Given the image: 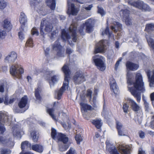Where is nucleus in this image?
<instances>
[{"mask_svg": "<svg viewBox=\"0 0 154 154\" xmlns=\"http://www.w3.org/2000/svg\"><path fill=\"white\" fill-rule=\"evenodd\" d=\"M127 83L128 86L132 85L131 87H128V90L136 98L137 102L140 103L141 98V93H144L146 90L142 75L140 73H136L134 81L131 76H128Z\"/></svg>", "mask_w": 154, "mask_h": 154, "instance_id": "nucleus-1", "label": "nucleus"}, {"mask_svg": "<svg viewBox=\"0 0 154 154\" xmlns=\"http://www.w3.org/2000/svg\"><path fill=\"white\" fill-rule=\"evenodd\" d=\"M77 23L74 21H72V24L70 25L69 28V34H68L64 30H63L62 31L61 38L64 41L68 40L69 44L71 46H72L74 44L69 40L71 38L74 42H75L77 40L78 38L76 35Z\"/></svg>", "mask_w": 154, "mask_h": 154, "instance_id": "nucleus-2", "label": "nucleus"}, {"mask_svg": "<svg viewBox=\"0 0 154 154\" xmlns=\"http://www.w3.org/2000/svg\"><path fill=\"white\" fill-rule=\"evenodd\" d=\"M51 135L52 138L54 139H57L59 141H61L63 143L59 145V149L60 151L63 152L66 150L69 146V145L67 144L68 142V138L66 135L61 133H57L55 129L52 128L51 129Z\"/></svg>", "mask_w": 154, "mask_h": 154, "instance_id": "nucleus-3", "label": "nucleus"}, {"mask_svg": "<svg viewBox=\"0 0 154 154\" xmlns=\"http://www.w3.org/2000/svg\"><path fill=\"white\" fill-rule=\"evenodd\" d=\"M62 70L65 74L64 81L63 86L57 92V99L60 100L64 91L68 88V78L71 74L70 71L68 66L64 65L62 68Z\"/></svg>", "mask_w": 154, "mask_h": 154, "instance_id": "nucleus-4", "label": "nucleus"}, {"mask_svg": "<svg viewBox=\"0 0 154 154\" xmlns=\"http://www.w3.org/2000/svg\"><path fill=\"white\" fill-rule=\"evenodd\" d=\"M10 74L14 77L20 78L24 72L23 69L17 64L11 65L10 68Z\"/></svg>", "mask_w": 154, "mask_h": 154, "instance_id": "nucleus-5", "label": "nucleus"}, {"mask_svg": "<svg viewBox=\"0 0 154 154\" xmlns=\"http://www.w3.org/2000/svg\"><path fill=\"white\" fill-rule=\"evenodd\" d=\"M128 3L129 5L143 11H151V8L149 6L142 1L138 0L135 2L134 0H128Z\"/></svg>", "mask_w": 154, "mask_h": 154, "instance_id": "nucleus-6", "label": "nucleus"}, {"mask_svg": "<svg viewBox=\"0 0 154 154\" xmlns=\"http://www.w3.org/2000/svg\"><path fill=\"white\" fill-rule=\"evenodd\" d=\"M93 61L97 68L101 71L105 70L106 68L103 58L98 55H95L93 57Z\"/></svg>", "mask_w": 154, "mask_h": 154, "instance_id": "nucleus-7", "label": "nucleus"}, {"mask_svg": "<svg viewBox=\"0 0 154 154\" xmlns=\"http://www.w3.org/2000/svg\"><path fill=\"white\" fill-rule=\"evenodd\" d=\"M53 28V26L51 23L43 20L42 21L40 24V34L42 35L44 34L43 30L46 32H49L52 30Z\"/></svg>", "mask_w": 154, "mask_h": 154, "instance_id": "nucleus-8", "label": "nucleus"}, {"mask_svg": "<svg viewBox=\"0 0 154 154\" xmlns=\"http://www.w3.org/2000/svg\"><path fill=\"white\" fill-rule=\"evenodd\" d=\"M8 115L2 111H0V133H3L5 129L3 127L4 123L6 124L7 122H10V120L9 119Z\"/></svg>", "mask_w": 154, "mask_h": 154, "instance_id": "nucleus-9", "label": "nucleus"}, {"mask_svg": "<svg viewBox=\"0 0 154 154\" xmlns=\"http://www.w3.org/2000/svg\"><path fill=\"white\" fill-rule=\"evenodd\" d=\"M108 42L107 40H102L98 43L95 50V53H102L104 52L106 49V47L108 45Z\"/></svg>", "mask_w": 154, "mask_h": 154, "instance_id": "nucleus-10", "label": "nucleus"}, {"mask_svg": "<svg viewBox=\"0 0 154 154\" xmlns=\"http://www.w3.org/2000/svg\"><path fill=\"white\" fill-rule=\"evenodd\" d=\"M122 18L127 26L132 24V18L129 16L130 11L127 9L122 10Z\"/></svg>", "mask_w": 154, "mask_h": 154, "instance_id": "nucleus-11", "label": "nucleus"}, {"mask_svg": "<svg viewBox=\"0 0 154 154\" xmlns=\"http://www.w3.org/2000/svg\"><path fill=\"white\" fill-rule=\"evenodd\" d=\"M71 1L68 0L67 4L68 8L67 13L69 15H76L79 11V9L78 8L76 7L73 4H72L70 2Z\"/></svg>", "mask_w": 154, "mask_h": 154, "instance_id": "nucleus-12", "label": "nucleus"}, {"mask_svg": "<svg viewBox=\"0 0 154 154\" xmlns=\"http://www.w3.org/2000/svg\"><path fill=\"white\" fill-rule=\"evenodd\" d=\"M73 81L76 84H79L85 80L84 75L82 72H76L73 78Z\"/></svg>", "mask_w": 154, "mask_h": 154, "instance_id": "nucleus-13", "label": "nucleus"}, {"mask_svg": "<svg viewBox=\"0 0 154 154\" xmlns=\"http://www.w3.org/2000/svg\"><path fill=\"white\" fill-rule=\"evenodd\" d=\"M12 134L14 137L20 138L23 134L21 128L19 125H16L12 128Z\"/></svg>", "mask_w": 154, "mask_h": 154, "instance_id": "nucleus-14", "label": "nucleus"}, {"mask_svg": "<svg viewBox=\"0 0 154 154\" xmlns=\"http://www.w3.org/2000/svg\"><path fill=\"white\" fill-rule=\"evenodd\" d=\"M17 55L16 53L14 51L11 52L7 56L5 59V62L8 63H14L16 59Z\"/></svg>", "mask_w": 154, "mask_h": 154, "instance_id": "nucleus-15", "label": "nucleus"}, {"mask_svg": "<svg viewBox=\"0 0 154 154\" xmlns=\"http://www.w3.org/2000/svg\"><path fill=\"white\" fill-rule=\"evenodd\" d=\"M95 20L90 18L86 21L85 25L86 26V31L88 33H90L93 30V27L95 24Z\"/></svg>", "mask_w": 154, "mask_h": 154, "instance_id": "nucleus-16", "label": "nucleus"}, {"mask_svg": "<svg viewBox=\"0 0 154 154\" xmlns=\"http://www.w3.org/2000/svg\"><path fill=\"white\" fill-rule=\"evenodd\" d=\"M117 148L119 151L122 154H130V149L128 145L124 144H120Z\"/></svg>", "mask_w": 154, "mask_h": 154, "instance_id": "nucleus-17", "label": "nucleus"}, {"mask_svg": "<svg viewBox=\"0 0 154 154\" xmlns=\"http://www.w3.org/2000/svg\"><path fill=\"white\" fill-rule=\"evenodd\" d=\"M106 149L109 153L110 154H116V146L115 145L108 140H106Z\"/></svg>", "mask_w": 154, "mask_h": 154, "instance_id": "nucleus-18", "label": "nucleus"}, {"mask_svg": "<svg viewBox=\"0 0 154 154\" xmlns=\"http://www.w3.org/2000/svg\"><path fill=\"white\" fill-rule=\"evenodd\" d=\"M125 66L128 70L131 71H135L138 69L139 65L129 61H127L125 64Z\"/></svg>", "mask_w": 154, "mask_h": 154, "instance_id": "nucleus-19", "label": "nucleus"}, {"mask_svg": "<svg viewBox=\"0 0 154 154\" xmlns=\"http://www.w3.org/2000/svg\"><path fill=\"white\" fill-rule=\"evenodd\" d=\"M146 73L149 82V86L152 87L154 85V70L152 71L148 70L146 72Z\"/></svg>", "mask_w": 154, "mask_h": 154, "instance_id": "nucleus-20", "label": "nucleus"}, {"mask_svg": "<svg viewBox=\"0 0 154 154\" xmlns=\"http://www.w3.org/2000/svg\"><path fill=\"white\" fill-rule=\"evenodd\" d=\"M127 100L129 101L131 107L133 111L137 112L140 110V106L133 100L131 98H128Z\"/></svg>", "mask_w": 154, "mask_h": 154, "instance_id": "nucleus-21", "label": "nucleus"}, {"mask_svg": "<svg viewBox=\"0 0 154 154\" xmlns=\"http://www.w3.org/2000/svg\"><path fill=\"white\" fill-rule=\"evenodd\" d=\"M116 128L117 129L119 135L120 136L125 135L124 132V128L122 123L118 121H116Z\"/></svg>", "mask_w": 154, "mask_h": 154, "instance_id": "nucleus-22", "label": "nucleus"}, {"mask_svg": "<svg viewBox=\"0 0 154 154\" xmlns=\"http://www.w3.org/2000/svg\"><path fill=\"white\" fill-rule=\"evenodd\" d=\"M2 26L3 29H5L8 32L12 28V25L10 20L7 19H6L4 20Z\"/></svg>", "mask_w": 154, "mask_h": 154, "instance_id": "nucleus-23", "label": "nucleus"}, {"mask_svg": "<svg viewBox=\"0 0 154 154\" xmlns=\"http://www.w3.org/2000/svg\"><path fill=\"white\" fill-rule=\"evenodd\" d=\"M32 150L39 153H42L43 151V146L40 144H35L31 146Z\"/></svg>", "mask_w": 154, "mask_h": 154, "instance_id": "nucleus-24", "label": "nucleus"}, {"mask_svg": "<svg viewBox=\"0 0 154 154\" xmlns=\"http://www.w3.org/2000/svg\"><path fill=\"white\" fill-rule=\"evenodd\" d=\"M27 21L26 16L23 13L21 12L20 18V23L22 24L21 26L22 28H24V26L25 25Z\"/></svg>", "mask_w": 154, "mask_h": 154, "instance_id": "nucleus-25", "label": "nucleus"}, {"mask_svg": "<svg viewBox=\"0 0 154 154\" xmlns=\"http://www.w3.org/2000/svg\"><path fill=\"white\" fill-rule=\"evenodd\" d=\"M59 80V77L57 75H54L51 77V79L49 81L51 88L53 87L54 84L57 82Z\"/></svg>", "mask_w": 154, "mask_h": 154, "instance_id": "nucleus-26", "label": "nucleus"}, {"mask_svg": "<svg viewBox=\"0 0 154 154\" xmlns=\"http://www.w3.org/2000/svg\"><path fill=\"white\" fill-rule=\"evenodd\" d=\"M153 31H154V24L153 23L146 24L144 31L149 33Z\"/></svg>", "mask_w": 154, "mask_h": 154, "instance_id": "nucleus-27", "label": "nucleus"}, {"mask_svg": "<svg viewBox=\"0 0 154 154\" xmlns=\"http://www.w3.org/2000/svg\"><path fill=\"white\" fill-rule=\"evenodd\" d=\"M27 102V97L26 96H24L22 98L21 100L18 103L19 107L21 108H23L26 105Z\"/></svg>", "mask_w": 154, "mask_h": 154, "instance_id": "nucleus-28", "label": "nucleus"}, {"mask_svg": "<svg viewBox=\"0 0 154 154\" xmlns=\"http://www.w3.org/2000/svg\"><path fill=\"white\" fill-rule=\"evenodd\" d=\"M46 3L47 5L52 10H54L56 6L55 0H46Z\"/></svg>", "mask_w": 154, "mask_h": 154, "instance_id": "nucleus-29", "label": "nucleus"}, {"mask_svg": "<svg viewBox=\"0 0 154 154\" xmlns=\"http://www.w3.org/2000/svg\"><path fill=\"white\" fill-rule=\"evenodd\" d=\"M146 39L148 45L152 49L154 54V40L150 37H146Z\"/></svg>", "mask_w": 154, "mask_h": 154, "instance_id": "nucleus-30", "label": "nucleus"}, {"mask_svg": "<svg viewBox=\"0 0 154 154\" xmlns=\"http://www.w3.org/2000/svg\"><path fill=\"white\" fill-rule=\"evenodd\" d=\"M52 48L53 50L56 51L62 49V47L58 40L55 42L52 46Z\"/></svg>", "mask_w": 154, "mask_h": 154, "instance_id": "nucleus-31", "label": "nucleus"}, {"mask_svg": "<svg viewBox=\"0 0 154 154\" xmlns=\"http://www.w3.org/2000/svg\"><path fill=\"white\" fill-rule=\"evenodd\" d=\"M39 72H43L45 74V76L51 75L54 72L53 71H49L47 68L41 69H39Z\"/></svg>", "mask_w": 154, "mask_h": 154, "instance_id": "nucleus-32", "label": "nucleus"}, {"mask_svg": "<svg viewBox=\"0 0 154 154\" xmlns=\"http://www.w3.org/2000/svg\"><path fill=\"white\" fill-rule=\"evenodd\" d=\"M80 104L82 110H84V111H85L87 110H89L91 109V107L90 106L82 102H81Z\"/></svg>", "mask_w": 154, "mask_h": 154, "instance_id": "nucleus-33", "label": "nucleus"}, {"mask_svg": "<svg viewBox=\"0 0 154 154\" xmlns=\"http://www.w3.org/2000/svg\"><path fill=\"white\" fill-rule=\"evenodd\" d=\"M92 123L94 125L97 129H100L102 125L101 120H94L92 121Z\"/></svg>", "mask_w": 154, "mask_h": 154, "instance_id": "nucleus-34", "label": "nucleus"}, {"mask_svg": "<svg viewBox=\"0 0 154 154\" xmlns=\"http://www.w3.org/2000/svg\"><path fill=\"white\" fill-rule=\"evenodd\" d=\"M30 134L33 141L35 142H37L38 137V134L37 132L35 131H33Z\"/></svg>", "mask_w": 154, "mask_h": 154, "instance_id": "nucleus-35", "label": "nucleus"}, {"mask_svg": "<svg viewBox=\"0 0 154 154\" xmlns=\"http://www.w3.org/2000/svg\"><path fill=\"white\" fill-rule=\"evenodd\" d=\"M30 144L29 143L28 141H25L21 143V148L22 151H23L25 149L27 148L29 146H30Z\"/></svg>", "mask_w": 154, "mask_h": 154, "instance_id": "nucleus-36", "label": "nucleus"}, {"mask_svg": "<svg viewBox=\"0 0 154 154\" xmlns=\"http://www.w3.org/2000/svg\"><path fill=\"white\" fill-rule=\"evenodd\" d=\"M6 31L4 29L0 28V39H3L5 38L6 35Z\"/></svg>", "mask_w": 154, "mask_h": 154, "instance_id": "nucleus-37", "label": "nucleus"}, {"mask_svg": "<svg viewBox=\"0 0 154 154\" xmlns=\"http://www.w3.org/2000/svg\"><path fill=\"white\" fill-rule=\"evenodd\" d=\"M8 3L5 0H0V9H4L7 6Z\"/></svg>", "mask_w": 154, "mask_h": 154, "instance_id": "nucleus-38", "label": "nucleus"}, {"mask_svg": "<svg viewBox=\"0 0 154 154\" xmlns=\"http://www.w3.org/2000/svg\"><path fill=\"white\" fill-rule=\"evenodd\" d=\"M11 151L8 149L1 148L0 149V154H10Z\"/></svg>", "mask_w": 154, "mask_h": 154, "instance_id": "nucleus-39", "label": "nucleus"}, {"mask_svg": "<svg viewBox=\"0 0 154 154\" xmlns=\"http://www.w3.org/2000/svg\"><path fill=\"white\" fill-rule=\"evenodd\" d=\"M98 90L95 89L94 91V93L93 95V97L92 99H91V101L93 102V104L95 105L96 103L97 96V94Z\"/></svg>", "mask_w": 154, "mask_h": 154, "instance_id": "nucleus-40", "label": "nucleus"}, {"mask_svg": "<svg viewBox=\"0 0 154 154\" xmlns=\"http://www.w3.org/2000/svg\"><path fill=\"white\" fill-rule=\"evenodd\" d=\"M92 91L90 89H88L86 92V97L89 99V101L91 102V97Z\"/></svg>", "mask_w": 154, "mask_h": 154, "instance_id": "nucleus-41", "label": "nucleus"}, {"mask_svg": "<svg viewBox=\"0 0 154 154\" xmlns=\"http://www.w3.org/2000/svg\"><path fill=\"white\" fill-rule=\"evenodd\" d=\"M54 110L53 109H49L47 110V112L54 120H56L55 116L53 114Z\"/></svg>", "mask_w": 154, "mask_h": 154, "instance_id": "nucleus-42", "label": "nucleus"}, {"mask_svg": "<svg viewBox=\"0 0 154 154\" xmlns=\"http://www.w3.org/2000/svg\"><path fill=\"white\" fill-rule=\"evenodd\" d=\"M122 105V109L124 112L125 113H128L129 107V105L127 103H123Z\"/></svg>", "mask_w": 154, "mask_h": 154, "instance_id": "nucleus-43", "label": "nucleus"}, {"mask_svg": "<svg viewBox=\"0 0 154 154\" xmlns=\"http://www.w3.org/2000/svg\"><path fill=\"white\" fill-rule=\"evenodd\" d=\"M6 84L5 82L0 81V92H3L5 89Z\"/></svg>", "mask_w": 154, "mask_h": 154, "instance_id": "nucleus-44", "label": "nucleus"}, {"mask_svg": "<svg viewBox=\"0 0 154 154\" xmlns=\"http://www.w3.org/2000/svg\"><path fill=\"white\" fill-rule=\"evenodd\" d=\"M122 30V25L119 23L116 22V32L117 31H121Z\"/></svg>", "mask_w": 154, "mask_h": 154, "instance_id": "nucleus-45", "label": "nucleus"}, {"mask_svg": "<svg viewBox=\"0 0 154 154\" xmlns=\"http://www.w3.org/2000/svg\"><path fill=\"white\" fill-rule=\"evenodd\" d=\"M26 47H29L32 48L33 47V43L31 38L29 39L26 42Z\"/></svg>", "mask_w": 154, "mask_h": 154, "instance_id": "nucleus-46", "label": "nucleus"}, {"mask_svg": "<svg viewBox=\"0 0 154 154\" xmlns=\"http://www.w3.org/2000/svg\"><path fill=\"white\" fill-rule=\"evenodd\" d=\"M40 92V90L39 88H38L35 89V95L36 98L37 99L40 100L41 97L39 95V93Z\"/></svg>", "mask_w": 154, "mask_h": 154, "instance_id": "nucleus-47", "label": "nucleus"}, {"mask_svg": "<svg viewBox=\"0 0 154 154\" xmlns=\"http://www.w3.org/2000/svg\"><path fill=\"white\" fill-rule=\"evenodd\" d=\"M66 154H77V153L74 148L70 147Z\"/></svg>", "mask_w": 154, "mask_h": 154, "instance_id": "nucleus-48", "label": "nucleus"}, {"mask_svg": "<svg viewBox=\"0 0 154 154\" xmlns=\"http://www.w3.org/2000/svg\"><path fill=\"white\" fill-rule=\"evenodd\" d=\"M75 139L77 143H79L82 140V137L79 134H76L75 136Z\"/></svg>", "mask_w": 154, "mask_h": 154, "instance_id": "nucleus-49", "label": "nucleus"}, {"mask_svg": "<svg viewBox=\"0 0 154 154\" xmlns=\"http://www.w3.org/2000/svg\"><path fill=\"white\" fill-rule=\"evenodd\" d=\"M98 8V13L101 14V15L103 16L105 14V12L103 8L99 6L97 7Z\"/></svg>", "mask_w": 154, "mask_h": 154, "instance_id": "nucleus-50", "label": "nucleus"}, {"mask_svg": "<svg viewBox=\"0 0 154 154\" xmlns=\"http://www.w3.org/2000/svg\"><path fill=\"white\" fill-rule=\"evenodd\" d=\"M8 98L7 96L5 97V101L4 102L5 105H8L9 104H11L13 103L14 101V99H10L9 100H8Z\"/></svg>", "mask_w": 154, "mask_h": 154, "instance_id": "nucleus-51", "label": "nucleus"}, {"mask_svg": "<svg viewBox=\"0 0 154 154\" xmlns=\"http://www.w3.org/2000/svg\"><path fill=\"white\" fill-rule=\"evenodd\" d=\"M110 88L112 91L113 92V95H115V90L116 89V83L115 82H111L110 83Z\"/></svg>", "mask_w": 154, "mask_h": 154, "instance_id": "nucleus-52", "label": "nucleus"}, {"mask_svg": "<svg viewBox=\"0 0 154 154\" xmlns=\"http://www.w3.org/2000/svg\"><path fill=\"white\" fill-rule=\"evenodd\" d=\"M108 35V37H109L111 36V34L109 32V29L108 27H107L106 29L105 30L102 32V35Z\"/></svg>", "mask_w": 154, "mask_h": 154, "instance_id": "nucleus-53", "label": "nucleus"}, {"mask_svg": "<svg viewBox=\"0 0 154 154\" xmlns=\"http://www.w3.org/2000/svg\"><path fill=\"white\" fill-rule=\"evenodd\" d=\"M57 55L59 57H64V51H63L60 50H59L57 52Z\"/></svg>", "mask_w": 154, "mask_h": 154, "instance_id": "nucleus-54", "label": "nucleus"}, {"mask_svg": "<svg viewBox=\"0 0 154 154\" xmlns=\"http://www.w3.org/2000/svg\"><path fill=\"white\" fill-rule=\"evenodd\" d=\"M32 35H38V33L37 29L35 28H33L31 31Z\"/></svg>", "mask_w": 154, "mask_h": 154, "instance_id": "nucleus-55", "label": "nucleus"}, {"mask_svg": "<svg viewBox=\"0 0 154 154\" xmlns=\"http://www.w3.org/2000/svg\"><path fill=\"white\" fill-rule=\"evenodd\" d=\"M18 36L21 40H22L24 38V36L22 31H20L19 32Z\"/></svg>", "mask_w": 154, "mask_h": 154, "instance_id": "nucleus-56", "label": "nucleus"}, {"mask_svg": "<svg viewBox=\"0 0 154 154\" xmlns=\"http://www.w3.org/2000/svg\"><path fill=\"white\" fill-rule=\"evenodd\" d=\"M139 135L140 137L141 138H143L145 137V133L142 131H139Z\"/></svg>", "mask_w": 154, "mask_h": 154, "instance_id": "nucleus-57", "label": "nucleus"}, {"mask_svg": "<svg viewBox=\"0 0 154 154\" xmlns=\"http://www.w3.org/2000/svg\"><path fill=\"white\" fill-rule=\"evenodd\" d=\"M109 113L107 111H105L104 110L103 111V115L104 117L107 118L109 117Z\"/></svg>", "mask_w": 154, "mask_h": 154, "instance_id": "nucleus-58", "label": "nucleus"}, {"mask_svg": "<svg viewBox=\"0 0 154 154\" xmlns=\"http://www.w3.org/2000/svg\"><path fill=\"white\" fill-rule=\"evenodd\" d=\"M66 53L69 55L72 53L73 51L70 48H67L66 50Z\"/></svg>", "mask_w": 154, "mask_h": 154, "instance_id": "nucleus-59", "label": "nucleus"}, {"mask_svg": "<svg viewBox=\"0 0 154 154\" xmlns=\"http://www.w3.org/2000/svg\"><path fill=\"white\" fill-rule=\"evenodd\" d=\"M57 33L55 32L54 31L53 32L51 33V38L52 39L53 38H54L56 36Z\"/></svg>", "mask_w": 154, "mask_h": 154, "instance_id": "nucleus-60", "label": "nucleus"}, {"mask_svg": "<svg viewBox=\"0 0 154 154\" xmlns=\"http://www.w3.org/2000/svg\"><path fill=\"white\" fill-rule=\"evenodd\" d=\"M150 98L152 101H154V92L150 94Z\"/></svg>", "mask_w": 154, "mask_h": 154, "instance_id": "nucleus-61", "label": "nucleus"}, {"mask_svg": "<svg viewBox=\"0 0 154 154\" xmlns=\"http://www.w3.org/2000/svg\"><path fill=\"white\" fill-rule=\"evenodd\" d=\"M84 25L83 24L81 26L80 29H79V30L80 33V34H83V29L84 28Z\"/></svg>", "mask_w": 154, "mask_h": 154, "instance_id": "nucleus-62", "label": "nucleus"}, {"mask_svg": "<svg viewBox=\"0 0 154 154\" xmlns=\"http://www.w3.org/2000/svg\"><path fill=\"white\" fill-rule=\"evenodd\" d=\"M50 49L49 48H47L45 50V54L46 56H47L48 54Z\"/></svg>", "mask_w": 154, "mask_h": 154, "instance_id": "nucleus-63", "label": "nucleus"}, {"mask_svg": "<svg viewBox=\"0 0 154 154\" xmlns=\"http://www.w3.org/2000/svg\"><path fill=\"white\" fill-rule=\"evenodd\" d=\"M92 7V5H91L88 6V7H85V8L86 10L89 11L91 10Z\"/></svg>", "mask_w": 154, "mask_h": 154, "instance_id": "nucleus-64", "label": "nucleus"}]
</instances>
